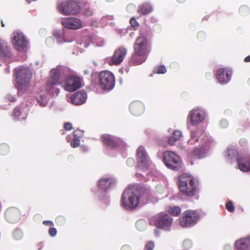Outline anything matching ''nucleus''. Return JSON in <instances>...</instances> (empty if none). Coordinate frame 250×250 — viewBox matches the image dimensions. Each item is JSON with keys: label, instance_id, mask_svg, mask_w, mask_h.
<instances>
[{"label": "nucleus", "instance_id": "27", "mask_svg": "<svg viewBox=\"0 0 250 250\" xmlns=\"http://www.w3.org/2000/svg\"><path fill=\"white\" fill-rule=\"evenodd\" d=\"M153 10V8L151 4L149 3H144L139 6L137 12L140 15H146L150 13Z\"/></svg>", "mask_w": 250, "mask_h": 250}, {"label": "nucleus", "instance_id": "21", "mask_svg": "<svg viewBox=\"0 0 250 250\" xmlns=\"http://www.w3.org/2000/svg\"><path fill=\"white\" fill-rule=\"evenodd\" d=\"M129 109L132 114L139 116L144 112V106L141 102L134 101L130 104Z\"/></svg>", "mask_w": 250, "mask_h": 250}, {"label": "nucleus", "instance_id": "26", "mask_svg": "<svg viewBox=\"0 0 250 250\" xmlns=\"http://www.w3.org/2000/svg\"><path fill=\"white\" fill-rule=\"evenodd\" d=\"M138 188L140 194L139 200H141L143 202L146 203L151 197L150 190L144 187Z\"/></svg>", "mask_w": 250, "mask_h": 250}, {"label": "nucleus", "instance_id": "12", "mask_svg": "<svg viewBox=\"0 0 250 250\" xmlns=\"http://www.w3.org/2000/svg\"><path fill=\"white\" fill-rule=\"evenodd\" d=\"M12 42L16 49L20 51L26 49L28 44L25 36L22 33L18 32L14 33Z\"/></svg>", "mask_w": 250, "mask_h": 250}, {"label": "nucleus", "instance_id": "54", "mask_svg": "<svg viewBox=\"0 0 250 250\" xmlns=\"http://www.w3.org/2000/svg\"><path fill=\"white\" fill-rule=\"evenodd\" d=\"M154 232V234L156 236L158 235L159 232L157 229H155Z\"/></svg>", "mask_w": 250, "mask_h": 250}, {"label": "nucleus", "instance_id": "59", "mask_svg": "<svg viewBox=\"0 0 250 250\" xmlns=\"http://www.w3.org/2000/svg\"><path fill=\"white\" fill-rule=\"evenodd\" d=\"M1 26H2V27H4V23H3L2 21H1Z\"/></svg>", "mask_w": 250, "mask_h": 250}, {"label": "nucleus", "instance_id": "55", "mask_svg": "<svg viewBox=\"0 0 250 250\" xmlns=\"http://www.w3.org/2000/svg\"><path fill=\"white\" fill-rule=\"evenodd\" d=\"M177 1L179 3H183V2H184L186 1V0H177Z\"/></svg>", "mask_w": 250, "mask_h": 250}, {"label": "nucleus", "instance_id": "23", "mask_svg": "<svg viewBox=\"0 0 250 250\" xmlns=\"http://www.w3.org/2000/svg\"><path fill=\"white\" fill-rule=\"evenodd\" d=\"M11 56V48L4 40H0V58H9Z\"/></svg>", "mask_w": 250, "mask_h": 250}, {"label": "nucleus", "instance_id": "16", "mask_svg": "<svg viewBox=\"0 0 250 250\" xmlns=\"http://www.w3.org/2000/svg\"><path fill=\"white\" fill-rule=\"evenodd\" d=\"M4 216L7 221L13 223L20 219L21 214L18 208H10L6 210Z\"/></svg>", "mask_w": 250, "mask_h": 250}, {"label": "nucleus", "instance_id": "35", "mask_svg": "<svg viewBox=\"0 0 250 250\" xmlns=\"http://www.w3.org/2000/svg\"><path fill=\"white\" fill-rule=\"evenodd\" d=\"M77 131L75 130L73 132V135L74 136V138L73 140L70 142V145L73 147H76L79 146L80 144V141L79 138H78L76 136Z\"/></svg>", "mask_w": 250, "mask_h": 250}, {"label": "nucleus", "instance_id": "38", "mask_svg": "<svg viewBox=\"0 0 250 250\" xmlns=\"http://www.w3.org/2000/svg\"><path fill=\"white\" fill-rule=\"evenodd\" d=\"M101 140L104 145L109 146V135L108 134H103L101 136Z\"/></svg>", "mask_w": 250, "mask_h": 250}, {"label": "nucleus", "instance_id": "33", "mask_svg": "<svg viewBox=\"0 0 250 250\" xmlns=\"http://www.w3.org/2000/svg\"><path fill=\"white\" fill-rule=\"evenodd\" d=\"M58 84H59V83L48 80L45 86V91L46 92H51V93L53 94L54 92L53 90L55 88V86Z\"/></svg>", "mask_w": 250, "mask_h": 250}, {"label": "nucleus", "instance_id": "2", "mask_svg": "<svg viewBox=\"0 0 250 250\" xmlns=\"http://www.w3.org/2000/svg\"><path fill=\"white\" fill-rule=\"evenodd\" d=\"M140 196L137 186H132L126 188L122 195V206L126 209L132 210L136 208L140 203Z\"/></svg>", "mask_w": 250, "mask_h": 250}, {"label": "nucleus", "instance_id": "11", "mask_svg": "<svg viewBox=\"0 0 250 250\" xmlns=\"http://www.w3.org/2000/svg\"><path fill=\"white\" fill-rule=\"evenodd\" d=\"M207 138L205 131L201 129H197L191 133V138L188 141L190 145L199 142L201 146H206Z\"/></svg>", "mask_w": 250, "mask_h": 250}, {"label": "nucleus", "instance_id": "61", "mask_svg": "<svg viewBox=\"0 0 250 250\" xmlns=\"http://www.w3.org/2000/svg\"><path fill=\"white\" fill-rule=\"evenodd\" d=\"M18 231H15V232H14V234L15 235V234H16L17 233H18Z\"/></svg>", "mask_w": 250, "mask_h": 250}, {"label": "nucleus", "instance_id": "24", "mask_svg": "<svg viewBox=\"0 0 250 250\" xmlns=\"http://www.w3.org/2000/svg\"><path fill=\"white\" fill-rule=\"evenodd\" d=\"M136 158L142 166H145L147 162V154L144 147L140 146L137 150Z\"/></svg>", "mask_w": 250, "mask_h": 250}, {"label": "nucleus", "instance_id": "52", "mask_svg": "<svg viewBox=\"0 0 250 250\" xmlns=\"http://www.w3.org/2000/svg\"><path fill=\"white\" fill-rule=\"evenodd\" d=\"M244 62H250V55L246 57L244 59Z\"/></svg>", "mask_w": 250, "mask_h": 250}, {"label": "nucleus", "instance_id": "57", "mask_svg": "<svg viewBox=\"0 0 250 250\" xmlns=\"http://www.w3.org/2000/svg\"><path fill=\"white\" fill-rule=\"evenodd\" d=\"M226 248H228L229 250H231V247L229 246H226Z\"/></svg>", "mask_w": 250, "mask_h": 250}, {"label": "nucleus", "instance_id": "50", "mask_svg": "<svg viewBox=\"0 0 250 250\" xmlns=\"http://www.w3.org/2000/svg\"><path fill=\"white\" fill-rule=\"evenodd\" d=\"M183 245L185 247H190L191 246V242L189 240H186L184 242Z\"/></svg>", "mask_w": 250, "mask_h": 250}, {"label": "nucleus", "instance_id": "6", "mask_svg": "<svg viewBox=\"0 0 250 250\" xmlns=\"http://www.w3.org/2000/svg\"><path fill=\"white\" fill-rule=\"evenodd\" d=\"M163 161L169 168L177 171L181 167V160L174 152L170 151L165 152L163 156Z\"/></svg>", "mask_w": 250, "mask_h": 250}, {"label": "nucleus", "instance_id": "29", "mask_svg": "<svg viewBox=\"0 0 250 250\" xmlns=\"http://www.w3.org/2000/svg\"><path fill=\"white\" fill-rule=\"evenodd\" d=\"M182 136V132L179 130L174 131L171 137L168 139V144L171 146L174 145L175 143L178 141Z\"/></svg>", "mask_w": 250, "mask_h": 250}, {"label": "nucleus", "instance_id": "36", "mask_svg": "<svg viewBox=\"0 0 250 250\" xmlns=\"http://www.w3.org/2000/svg\"><path fill=\"white\" fill-rule=\"evenodd\" d=\"M166 72H167V69L166 68V67L164 65H158L153 70L154 73H156V74H165Z\"/></svg>", "mask_w": 250, "mask_h": 250}, {"label": "nucleus", "instance_id": "25", "mask_svg": "<svg viewBox=\"0 0 250 250\" xmlns=\"http://www.w3.org/2000/svg\"><path fill=\"white\" fill-rule=\"evenodd\" d=\"M250 246V238H242L235 242V247L237 250H247Z\"/></svg>", "mask_w": 250, "mask_h": 250}, {"label": "nucleus", "instance_id": "17", "mask_svg": "<svg viewBox=\"0 0 250 250\" xmlns=\"http://www.w3.org/2000/svg\"><path fill=\"white\" fill-rule=\"evenodd\" d=\"M147 56L133 51L128 64L130 66H136L143 63L147 59Z\"/></svg>", "mask_w": 250, "mask_h": 250}, {"label": "nucleus", "instance_id": "31", "mask_svg": "<svg viewBox=\"0 0 250 250\" xmlns=\"http://www.w3.org/2000/svg\"><path fill=\"white\" fill-rule=\"evenodd\" d=\"M98 187L101 189L106 191L109 187V178L100 180L98 183Z\"/></svg>", "mask_w": 250, "mask_h": 250}, {"label": "nucleus", "instance_id": "15", "mask_svg": "<svg viewBox=\"0 0 250 250\" xmlns=\"http://www.w3.org/2000/svg\"><path fill=\"white\" fill-rule=\"evenodd\" d=\"M188 117L190 123L193 125H197L203 121L204 113L198 109H193L189 112Z\"/></svg>", "mask_w": 250, "mask_h": 250}, {"label": "nucleus", "instance_id": "48", "mask_svg": "<svg viewBox=\"0 0 250 250\" xmlns=\"http://www.w3.org/2000/svg\"><path fill=\"white\" fill-rule=\"evenodd\" d=\"M64 128L66 130H70L72 129V125L70 123H65L64 125Z\"/></svg>", "mask_w": 250, "mask_h": 250}, {"label": "nucleus", "instance_id": "19", "mask_svg": "<svg viewBox=\"0 0 250 250\" xmlns=\"http://www.w3.org/2000/svg\"><path fill=\"white\" fill-rule=\"evenodd\" d=\"M86 98V92L83 90L74 93L71 97V101L73 104L80 105L85 102Z\"/></svg>", "mask_w": 250, "mask_h": 250}, {"label": "nucleus", "instance_id": "56", "mask_svg": "<svg viewBox=\"0 0 250 250\" xmlns=\"http://www.w3.org/2000/svg\"><path fill=\"white\" fill-rule=\"evenodd\" d=\"M203 35H204V34L202 33H198V36H203Z\"/></svg>", "mask_w": 250, "mask_h": 250}, {"label": "nucleus", "instance_id": "18", "mask_svg": "<svg viewBox=\"0 0 250 250\" xmlns=\"http://www.w3.org/2000/svg\"><path fill=\"white\" fill-rule=\"evenodd\" d=\"M99 83L103 90H108L109 88V72L102 71L99 75Z\"/></svg>", "mask_w": 250, "mask_h": 250}, {"label": "nucleus", "instance_id": "4", "mask_svg": "<svg viewBox=\"0 0 250 250\" xmlns=\"http://www.w3.org/2000/svg\"><path fill=\"white\" fill-rule=\"evenodd\" d=\"M173 219L166 213L158 214L151 219V223L157 228L170 230Z\"/></svg>", "mask_w": 250, "mask_h": 250}, {"label": "nucleus", "instance_id": "42", "mask_svg": "<svg viewBox=\"0 0 250 250\" xmlns=\"http://www.w3.org/2000/svg\"><path fill=\"white\" fill-rule=\"evenodd\" d=\"M129 23L133 27H138L139 24L138 22L136 20L135 18L132 17L129 20Z\"/></svg>", "mask_w": 250, "mask_h": 250}, {"label": "nucleus", "instance_id": "44", "mask_svg": "<svg viewBox=\"0 0 250 250\" xmlns=\"http://www.w3.org/2000/svg\"><path fill=\"white\" fill-rule=\"evenodd\" d=\"M56 222L59 225H61L64 223L65 219L63 216H58L56 219Z\"/></svg>", "mask_w": 250, "mask_h": 250}, {"label": "nucleus", "instance_id": "45", "mask_svg": "<svg viewBox=\"0 0 250 250\" xmlns=\"http://www.w3.org/2000/svg\"><path fill=\"white\" fill-rule=\"evenodd\" d=\"M57 229L53 227L50 228L48 230V233L49 235L52 237H54L57 234Z\"/></svg>", "mask_w": 250, "mask_h": 250}, {"label": "nucleus", "instance_id": "58", "mask_svg": "<svg viewBox=\"0 0 250 250\" xmlns=\"http://www.w3.org/2000/svg\"><path fill=\"white\" fill-rule=\"evenodd\" d=\"M59 92H60V91H59V90L58 89H57V91H56V95H58V93H59Z\"/></svg>", "mask_w": 250, "mask_h": 250}, {"label": "nucleus", "instance_id": "20", "mask_svg": "<svg viewBox=\"0 0 250 250\" xmlns=\"http://www.w3.org/2000/svg\"><path fill=\"white\" fill-rule=\"evenodd\" d=\"M205 146H201L199 147H196L189 153L188 158L191 163H192V161L200 159L204 156L205 151L204 147Z\"/></svg>", "mask_w": 250, "mask_h": 250}, {"label": "nucleus", "instance_id": "1", "mask_svg": "<svg viewBox=\"0 0 250 250\" xmlns=\"http://www.w3.org/2000/svg\"><path fill=\"white\" fill-rule=\"evenodd\" d=\"M177 184L180 191L188 196H194L199 190L194 178L187 173L179 176Z\"/></svg>", "mask_w": 250, "mask_h": 250}, {"label": "nucleus", "instance_id": "10", "mask_svg": "<svg viewBox=\"0 0 250 250\" xmlns=\"http://www.w3.org/2000/svg\"><path fill=\"white\" fill-rule=\"evenodd\" d=\"M61 23L63 27L68 29L77 30L83 27L82 21L75 17L64 18L61 20Z\"/></svg>", "mask_w": 250, "mask_h": 250}, {"label": "nucleus", "instance_id": "14", "mask_svg": "<svg viewBox=\"0 0 250 250\" xmlns=\"http://www.w3.org/2000/svg\"><path fill=\"white\" fill-rule=\"evenodd\" d=\"M127 54V49L124 47L120 46L114 51L111 58V61L114 64H119L124 60Z\"/></svg>", "mask_w": 250, "mask_h": 250}, {"label": "nucleus", "instance_id": "53", "mask_svg": "<svg viewBox=\"0 0 250 250\" xmlns=\"http://www.w3.org/2000/svg\"><path fill=\"white\" fill-rule=\"evenodd\" d=\"M8 100L11 102H14L15 101V99L13 97H11V96H10L9 98H8Z\"/></svg>", "mask_w": 250, "mask_h": 250}, {"label": "nucleus", "instance_id": "7", "mask_svg": "<svg viewBox=\"0 0 250 250\" xmlns=\"http://www.w3.org/2000/svg\"><path fill=\"white\" fill-rule=\"evenodd\" d=\"M133 51L147 57L150 52V46L147 38L143 34L137 37L133 45Z\"/></svg>", "mask_w": 250, "mask_h": 250}, {"label": "nucleus", "instance_id": "41", "mask_svg": "<svg viewBox=\"0 0 250 250\" xmlns=\"http://www.w3.org/2000/svg\"><path fill=\"white\" fill-rule=\"evenodd\" d=\"M85 16L90 17L93 14V11L91 8H85L83 11Z\"/></svg>", "mask_w": 250, "mask_h": 250}, {"label": "nucleus", "instance_id": "37", "mask_svg": "<svg viewBox=\"0 0 250 250\" xmlns=\"http://www.w3.org/2000/svg\"><path fill=\"white\" fill-rule=\"evenodd\" d=\"M239 11L240 14L245 16L249 14L250 9L247 6L242 5L240 7Z\"/></svg>", "mask_w": 250, "mask_h": 250}, {"label": "nucleus", "instance_id": "28", "mask_svg": "<svg viewBox=\"0 0 250 250\" xmlns=\"http://www.w3.org/2000/svg\"><path fill=\"white\" fill-rule=\"evenodd\" d=\"M60 71L57 68L52 69L50 72V77L48 81L60 84Z\"/></svg>", "mask_w": 250, "mask_h": 250}, {"label": "nucleus", "instance_id": "8", "mask_svg": "<svg viewBox=\"0 0 250 250\" xmlns=\"http://www.w3.org/2000/svg\"><path fill=\"white\" fill-rule=\"evenodd\" d=\"M199 219L198 213L195 210H187L184 211L179 219L180 224L182 227H190L196 224Z\"/></svg>", "mask_w": 250, "mask_h": 250}, {"label": "nucleus", "instance_id": "9", "mask_svg": "<svg viewBox=\"0 0 250 250\" xmlns=\"http://www.w3.org/2000/svg\"><path fill=\"white\" fill-rule=\"evenodd\" d=\"M82 81V79L80 77L74 75H69L64 80L63 87L66 91H75L81 87Z\"/></svg>", "mask_w": 250, "mask_h": 250}, {"label": "nucleus", "instance_id": "30", "mask_svg": "<svg viewBox=\"0 0 250 250\" xmlns=\"http://www.w3.org/2000/svg\"><path fill=\"white\" fill-rule=\"evenodd\" d=\"M226 153L227 160H231L237 155L238 152L233 146H229L227 148Z\"/></svg>", "mask_w": 250, "mask_h": 250}, {"label": "nucleus", "instance_id": "49", "mask_svg": "<svg viewBox=\"0 0 250 250\" xmlns=\"http://www.w3.org/2000/svg\"><path fill=\"white\" fill-rule=\"evenodd\" d=\"M42 223L43 225H44L45 226H54V223L51 221L45 220V221H43Z\"/></svg>", "mask_w": 250, "mask_h": 250}, {"label": "nucleus", "instance_id": "32", "mask_svg": "<svg viewBox=\"0 0 250 250\" xmlns=\"http://www.w3.org/2000/svg\"><path fill=\"white\" fill-rule=\"evenodd\" d=\"M167 211L171 215L177 216L180 214L181 212V209L178 206H175L173 207H169Z\"/></svg>", "mask_w": 250, "mask_h": 250}, {"label": "nucleus", "instance_id": "43", "mask_svg": "<svg viewBox=\"0 0 250 250\" xmlns=\"http://www.w3.org/2000/svg\"><path fill=\"white\" fill-rule=\"evenodd\" d=\"M13 115L14 116L17 118V119H20V116L21 115V110L19 107H16L13 111Z\"/></svg>", "mask_w": 250, "mask_h": 250}, {"label": "nucleus", "instance_id": "62", "mask_svg": "<svg viewBox=\"0 0 250 250\" xmlns=\"http://www.w3.org/2000/svg\"><path fill=\"white\" fill-rule=\"evenodd\" d=\"M63 132H64V130H62V134H63Z\"/></svg>", "mask_w": 250, "mask_h": 250}, {"label": "nucleus", "instance_id": "47", "mask_svg": "<svg viewBox=\"0 0 250 250\" xmlns=\"http://www.w3.org/2000/svg\"><path fill=\"white\" fill-rule=\"evenodd\" d=\"M115 85V81H114V76L113 74L110 72V90H111L114 86Z\"/></svg>", "mask_w": 250, "mask_h": 250}, {"label": "nucleus", "instance_id": "22", "mask_svg": "<svg viewBox=\"0 0 250 250\" xmlns=\"http://www.w3.org/2000/svg\"><path fill=\"white\" fill-rule=\"evenodd\" d=\"M237 165L240 170L244 172L250 171V158L243 157L237 158Z\"/></svg>", "mask_w": 250, "mask_h": 250}, {"label": "nucleus", "instance_id": "40", "mask_svg": "<svg viewBox=\"0 0 250 250\" xmlns=\"http://www.w3.org/2000/svg\"><path fill=\"white\" fill-rule=\"evenodd\" d=\"M226 208L229 212H233L234 210V207L231 201H229L226 205Z\"/></svg>", "mask_w": 250, "mask_h": 250}, {"label": "nucleus", "instance_id": "51", "mask_svg": "<svg viewBox=\"0 0 250 250\" xmlns=\"http://www.w3.org/2000/svg\"><path fill=\"white\" fill-rule=\"evenodd\" d=\"M143 225L145 226L146 225V223L144 221H138L136 223V226L139 227L140 225Z\"/></svg>", "mask_w": 250, "mask_h": 250}, {"label": "nucleus", "instance_id": "34", "mask_svg": "<svg viewBox=\"0 0 250 250\" xmlns=\"http://www.w3.org/2000/svg\"><path fill=\"white\" fill-rule=\"evenodd\" d=\"M10 151V148L8 145L6 144H0V154L5 155L7 154Z\"/></svg>", "mask_w": 250, "mask_h": 250}, {"label": "nucleus", "instance_id": "39", "mask_svg": "<svg viewBox=\"0 0 250 250\" xmlns=\"http://www.w3.org/2000/svg\"><path fill=\"white\" fill-rule=\"evenodd\" d=\"M154 248V243L153 241H147L145 246L144 250H153Z\"/></svg>", "mask_w": 250, "mask_h": 250}, {"label": "nucleus", "instance_id": "5", "mask_svg": "<svg viewBox=\"0 0 250 250\" xmlns=\"http://www.w3.org/2000/svg\"><path fill=\"white\" fill-rule=\"evenodd\" d=\"M16 82L19 85L18 88L22 89L29 86L31 79V73L30 70L26 68L15 69Z\"/></svg>", "mask_w": 250, "mask_h": 250}, {"label": "nucleus", "instance_id": "46", "mask_svg": "<svg viewBox=\"0 0 250 250\" xmlns=\"http://www.w3.org/2000/svg\"><path fill=\"white\" fill-rule=\"evenodd\" d=\"M119 145V141L110 138V147H116Z\"/></svg>", "mask_w": 250, "mask_h": 250}, {"label": "nucleus", "instance_id": "3", "mask_svg": "<svg viewBox=\"0 0 250 250\" xmlns=\"http://www.w3.org/2000/svg\"><path fill=\"white\" fill-rule=\"evenodd\" d=\"M58 11L65 16L78 14L81 11V7L75 0H66L60 2L57 5Z\"/></svg>", "mask_w": 250, "mask_h": 250}, {"label": "nucleus", "instance_id": "60", "mask_svg": "<svg viewBox=\"0 0 250 250\" xmlns=\"http://www.w3.org/2000/svg\"><path fill=\"white\" fill-rule=\"evenodd\" d=\"M56 37H58L59 36H60V34L59 33H56V35H54Z\"/></svg>", "mask_w": 250, "mask_h": 250}, {"label": "nucleus", "instance_id": "13", "mask_svg": "<svg viewBox=\"0 0 250 250\" xmlns=\"http://www.w3.org/2000/svg\"><path fill=\"white\" fill-rule=\"evenodd\" d=\"M232 70L229 68H221L216 72V77L219 83L223 84L228 83L231 79Z\"/></svg>", "mask_w": 250, "mask_h": 250}]
</instances>
